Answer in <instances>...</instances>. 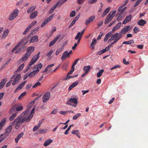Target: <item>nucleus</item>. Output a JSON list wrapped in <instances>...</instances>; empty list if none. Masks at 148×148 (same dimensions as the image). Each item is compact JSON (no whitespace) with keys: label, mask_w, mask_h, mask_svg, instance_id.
Here are the masks:
<instances>
[{"label":"nucleus","mask_w":148,"mask_h":148,"mask_svg":"<svg viewBox=\"0 0 148 148\" xmlns=\"http://www.w3.org/2000/svg\"><path fill=\"white\" fill-rule=\"evenodd\" d=\"M26 95V92H24L21 94L18 97V99L19 100L21 99L24 97V96H25Z\"/></svg>","instance_id":"50"},{"label":"nucleus","mask_w":148,"mask_h":148,"mask_svg":"<svg viewBox=\"0 0 148 148\" xmlns=\"http://www.w3.org/2000/svg\"><path fill=\"white\" fill-rule=\"evenodd\" d=\"M121 23L119 22L114 27L112 30V32H114L115 31L117 30V29L120 28L121 26Z\"/></svg>","instance_id":"23"},{"label":"nucleus","mask_w":148,"mask_h":148,"mask_svg":"<svg viewBox=\"0 0 148 148\" xmlns=\"http://www.w3.org/2000/svg\"><path fill=\"white\" fill-rule=\"evenodd\" d=\"M28 58L25 55L23 57L20 59L18 62V64H20L23 61H25Z\"/></svg>","instance_id":"28"},{"label":"nucleus","mask_w":148,"mask_h":148,"mask_svg":"<svg viewBox=\"0 0 148 148\" xmlns=\"http://www.w3.org/2000/svg\"><path fill=\"white\" fill-rule=\"evenodd\" d=\"M97 43L96 40L95 38H93L92 40V42L90 45V46L92 50H93L95 48L94 46L96 45Z\"/></svg>","instance_id":"19"},{"label":"nucleus","mask_w":148,"mask_h":148,"mask_svg":"<svg viewBox=\"0 0 148 148\" xmlns=\"http://www.w3.org/2000/svg\"><path fill=\"white\" fill-rule=\"evenodd\" d=\"M68 51H65L63 54L61 58L62 60H64L65 58L66 57H69V56H68Z\"/></svg>","instance_id":"32"},{"label":"nucleus","mask_w":148,"mask_h":148,"mask_svg":"<svg viewBox=\"0 0 148 148\" xmlns=\"http://www.w3.org/2000/svg\"><path fill=\"white\" fill-rule=\"evenodd\" d=\"M139 30L140 29L139 28L137 27H135L133 31L134 33H136L139 31Z\"/></svg>","instance_id":"57"},{"label":"nucleus","mask_w":148,"mask_h":148,"mask_svg":"<svg viewBox=\"0 0 148 148\" xmlns=\"http://www.w3.org/2000/svg\"><path fill=\"white\" fill-rule=\"evenodd\" d=\"M78 82L77 81L75 82H73L69 87V90H71L73 88L76 86L78 84Z\"/></svg>","instance_id":"21"},{"label":"nucleus","mask_w":148,"mask_h":148,"mask_svg":"<svg viewBox=\"0 0 148 148\" xmlns=\"http://www.w3.org/2000/svg\"><path fill=\"white\" fill-rule=\"evenodd\" d=\"M75 11H73L70 13V16L71 17H73L75 16Z\"/></svg>","instance_id":"59"},{"label":"nucleus","mask_w":148,"mask_h":148,"mask_svg":"<svg viewBox=\"0 0 148 148\" xmlns=\"http://www.w3.org/2000/svg\"><path fill=\"white\" fill-rule=\"evenodd\" d=\"M116 13V11L113 10L110 12L108 15L110 16H111L112 18H113Z\"/></svg>","instance_id":"45"},{"label":"nucleus","mask_w":148,"mask_h":148,"mask_svg":"<svg viewBox=\"0 0 148 148\" xmlns=\"http://www.w3.org/2000/svg\"><path fill=\"white\" fill-rule=\"evenodd\" d=\"M24 42V40H21L14 47L16 49Z\"/></svg>","instance_id":"40"},{"label":"nucleus","mask_w":148,"mask_h":148,"mask_svg":"<svg viewBox=\"0 0 148 148\" xmlns=\"http://www.w3.org/2000/svg\"><path fill=\"white\" fill-rule=\"evenodd\" d=\"M38 40V37L36 35H34L29 40L30 43H33L34 42H37Z\"/></svg>","instance_id":"14"},{"label":"nucleus","mask_w":148,"mask_h":148,"mask_svg":"<svg viewBox=\"0 0 148 148\" xmlns=\"http://www.w3.org/2000/svg\"><path fill=\"white\" fill-rule=\"evenodd\" d=\"M6 118L5 117L0 122V130L2 129V127L6 123Z\"/></svg>","instance_id":"12"},{"label":"nucleus","mask_w":148,"mask_h":148,"mask_svg":"<svg viewBox=\"0 0 148 148\" xmlns=\"http://www.w3.org/2000/svg\"><path fill=\"white\" fill-rule=\"evenodd\" d=\"M28 108L25 111L23 112L21 115L16 118L19 119V121L21 124L24 122H27L32 118V116L31 114H29V113L28 114L31 108L28 106Z\"/></svg>","instance_id":"2"},{"label":"nucleus","mask_w":148,"mask_h":148,"mask_svg":"<svg viewBox=\"0 0 148 148\" xmlns=\"http://www.w3.org/2000/svg\"><path fill=\"white\" fill-rule=\"evenodd\" d=\"M104 70L102 69L100 70L97 73V76L98 77H99L102 75V74L104 71Z\"/></svg>","instance_id":"46"},{"label":"nucleus","mask_w":148,"mask_h":148,"mask_svg":"<svg viewBox=\"0 0 148 148\" xmlns=\"http://www.w3.org/2000/svg\"><path fill=\"white\" fill-rule=\"evenodd\" d=\"M67 0H59L56 3V7L57 6L59 7Z\"/></svg>","instance_id":"17"},{"label":"nucleus","mask_w":148,"mask_h":148,"mask_svg":"<svg viewBox=\"0 0 148 148\" xmlns=\"http://www.w3.org/2000/svg\"><path fill=\"white\" fill-rule=\"evenodd\" d=\"M85 31V29H84L81 32H79L77 33V35L76 36V38H78V37L79 36L80 37H82V36L83 35V34H84V32Z\"/></svg>","instance_id":"42"},{"label":"nucleus","mask_w":148,"mask_h":148,"mask_svg":"<svg viewBox=\"0 0 148 148\" xmlns=\"http://www.w3.org/2000/svg\"><path fill=\"white\" fill-rule=\"evenodd\" d=\"M132 18V16L131 14H130L128 16H127L125 20L123 21V24H125L126 23H128L131 20Z\"/></svg>","instance_id":"13"},{"label":"nucleus","mask_w":148,"mask_h":148,"mask_svg":"<svg viewBox=\"0 0 148 148\" xmlns=\"http://www.w3.org/2000/svg\"><path fill=\"white\" fill-rule=\"evenodd\" d=\"M9 32L8 29H7L5 30L3 32L2 38H5L8 35Z\"/></svg>","instance_id":"26"},{"label":"nucleus","mask_w":148,"mask_h":148,"mask_svg":"<svg viewBox=\"0 0 148 148\" xmlns=\"http://www.w3.org/2000/svg\"><path fill=\"white\" fill-rule=\"evenodd\" d=\"M35 101H32L31 102H29V104L28 105V106L29 107H31L33 105Z\"/></svg>","instance_id":"60"},{"label":"nucleus","mask_w":148,"mask_h":148,"mask_svg":"<svg viewBox=\"0 0 148 148\" xmlns=\"http://www.w3.org/2000/svg\"><path fill=\"white\" fill-rule=\"evenodd\" d=\"M35 6H32L29 8L27 10V12L28 13H30L32 11L35 10L36 9Z\"/></svg>","instance_id":"34"},{"label":"nucleus","mask_w":148,"mask_h":148,"mask_svg":"<svg viewBox=\"0 0 148 148\" xmlns=\"http://www.w3.org/2000/svg\"><path fill=\"white\" fill-rule=\"evenodd\" d=\"M54 14H52L48 18H46L41 25V27H43L50 21H51L53 17Z\"/></svg>","instance_id":"7"},{"label":"nucleus","mask_w":148,"mask_h":148,"mask_svg":"<svg viewBox=\"0 0 148 148\" xmlns=\"http://www.w3.org/2000/svg\"><path fill=\"white\" fill-rule=\"evenodd\" d=\"M112 35V31L109 32L107 34H106L103 40L104 42H106L109 38Z\"/></svg>","instance_id":"15"},{"label":"nucleus","mask_w":148,"mask_h":148,"mask_svg":"<svg viewBox=\"0 0 148 148\" xmlns=\"http://www.w3.org/2000/svg\"><path fill=\"white\" fill-rule=\"evenodd\" d=\"M28 108L25 111L23 112L21 115L16 118L19 119V121L21 124L24 122H27L32 118V116L31 114H29V113L28 114L31 108L28 106Z\"/></svg>","instance_id":"1"},{"label":"nucleus","mask_w":148,"mask_h":148,"mask_svg":"<svg viewBox=\"0 0 148 148\" xmlns=\"http://www.w3.org/2000/svg\"><path fill=\"white\" fill-rule=\"evenodd\" d=\"M37 23L36 21H34L31 23L30 25L27 27L30 29L33 26H34Z\"/></svg>","instance_id":"39"},{"label":"nucleus","mask_w":148,"mask_h":148,"mask_svg":"<svg viewBox=\"0 0 148 148\" xmlns=\"http://www.w3.org/2000/svg\"><path fill=\"white\" fill-rule=\"evenodd\" d=\"M16 108L15 105H14L13 106L10 110L9 113L10 114H11L15 112Z\"/></svg>","instance_id":"29"},{"label":"nucleus","mask_w":148,"mask_h":148,"mask_svg":"<svg viewBox=\"0 0 148 148\" xmlns=\"http://www.w3.org/2000/svg\"><path fill=\"white\" fill-rule=\"evenodd\" d=\"M52 141L53 140L51 139H48L45 142L44 145L45 146H47L52 143Z\"/></svg>","instance_id":"31"},{"label":"nucleus","mask_w":148,"mask_h":148,"mask_svg":"<svg viewBox=\"0 0 148 148\" xmlns=\"http://www.w3.org/2000/svg\"><path fill=\"white\" fill-rule=\"evenodd\" d=\"M42 63H40L36 65L34 69H40L42 67Z\"/></svg>","instance_id":"47"},{"label":"nucleus","mask_w":148,"mask_h":148,"mask_svg":"<svg viewBox=\"0 0 148 148\" xmlns=\"http://www.w3.org/2000/svg\"><path fill=\"white\" fill-rule=\"evenodd\" d=\"M146 23V22L145 20L142 19L138 21V24L142 26L145 25Z\"/></svg>","instance_id":"35"},{"label":"nucleus","mask_w":148,"mask_h":148,"mask_svg":"<svg viewBox=\"0 0 148 148\" xmlns=\"http://www.w3.org/2000/svg\"><path fill=\"white\" fill-rule=\"evenodd\" d=\"M68 65L67 63H64L63 64L62 68L63 70H65L67 69Z\"/></svg>","instance_id":"43"},{"label":"nucleus","mask_w":148,"mask_h":148,"mask_svg":"<svg viewBox=\"0 0 148 148\" xmlns=\"http://www.w3.org/2000/svg\"><path fill=\"white\" fill-rule=\"evenodd\" d=\"M50 94L49 92H47L45 93L43 97V102H46L50 98Z\"/></svg>","instance_id":"8"},{"label":"nucleus","mask_w":148,"mask_h":148,"mask_svg":"<svg viewBox=\"0 0 148 148\" xmlns=\"http://www.w3.org/2000/svg\"><path fill=\"white\" fill-rule=\"evenodd\" d=\"M24 66V64H23L20 65L17 69V71H21L23 68Z\"/></svg>","instance_id":"49"},{"label":"nucleus","mask_w":148,"mask_h":148,"mask_svg":"<svg viewBox=\"0 0 148 148\" xmlns=\"http://www.w3.org/2000/svg\"><path fill=\"white\" fill-rule=\"evenodd\" d=\"M113 18L109 15H108L106 16L105 21H104V24L105 25L108 24L109 23L112 19Z\"/></svg>","instance_id":"16"},{"label":"nucleus","mask_w":148,"mask_h":148,"mask_svg":"<svg viewBox=\"0 0 148 148\" xmlns=\"http://www.w3.org/2000/svg\"><path fill=\"white\" fill-rule=\"evenodd\" d=\"M97 0H89L88 1V2L90 4H92L96 3Z\"/></svg>","instance_id":"62"},{"label":"nucleus","mask_w":148,"mask_h":148,"mask_svg":"<svg viewBox=\"0 0 148 148\" xmlns=\"http://www.w3.org/2000/svg\"><path fill=\"white\" fill-rule=\"evenodd\" d=\"M123 34V33H121V31L119 33V35L118 36V37L117 38H118L119 40L122 37Z\"/></svg>","instance_id":"64"},{"label":"nucleus","mask_w":148,"mask_h":148,"mask_svg":"<svg viewBox=\"0 0 148 148\" xmlns=\"http://www.w3.org/2000/svg\"><path fill=\"white\" fill-rule=\"evenodd\" d=\"M56 8V4L54 5L53 7L49 11V14H51L52 13L54 10Z\"/></svg>","instance_id":"61"},{"label":"nucleus","mask_w":148,"mask_h":148,"mask_svg":"<svg viewBox=\"0 0 148 148\" xmlns=\"http://www.w3.org/2000/svg\"><path fill=\"white\" fill-rule=\"evenodd\" d=\"M56 42V38H54L53 40L50 42L49 44V46L50 47L53 46Z\"/></svg>","instance_id":"54"},{"label":"nucleus","mask_w":148,"mask_h":148,"mask_svg":"<svg viewBox=\"0 0 148 148\" xmlns=\"http://www.w3.org/2000/svg\"><path fill=\"white\" fill-rule=\"evenodd\" d=\"M110 8L108 7L104 10L101 16L102 17H103L105 16L108 13L110 10Z\"/></svg>","instance_id":"24"},{"label":"nucleus","mask_w":148,"mask_h":148,"mask_svg":"<svg viewBox=\"0 0 148 148\" xmlns=\"http://www.w3.org/2000/svg\"><path fill=\"white\" fill-rule=\"evenodd\" d=\"M26 82L27 81H25L20 84L17 87V89L20 90L21 89L23 86L25 84Z\"/></svg>","instance_id":"30"},{"label":"nucleus","mask_w":148,"mask_h":148,"mask_svg":"<svg viewBox=\"0 0 148 148\" xmlns=\"http://www.w3.org/2000/svg\"><path fill=\"white\" fill-rule=\"evenodd\" d=\"M124 6H125L122 5L119 8L118 10L119 12H120L121 13H122L127 8L126 7L123 8Z\"/></svg>","instance_id":"25"},{"label":"nucleus","mask_w":148,"mask_h":148,"mask_svg":"<svg viewBox=\"0 0 148 148\" xmlns=\"http://www.w3.org/2000/svg\"><path fill=\"white\" fill-rule=\"evenodd\" d=\"M80 16V14H78L73 19V21H74L75 22H76V21H77L78 18H79Z\"/></svg>","instance_id":"63"},{"label":"nucleus","mask_w":148,"mask_h":148,"mask_svg":"<svg viewBox=\"0 0 148 148\" xmlns=\"http://www.w3.org/2000/svg\"><path fill=\"white\" fill-rule=\"evenodd\" d=\"M18 10L17 9H16L12 13L14 15V17L16 18L18 16Z\"/></svg>","instance_id":"37"},{"label":"nucleus","mask_w":148,"mask_h":148,"mask_svg":"<svg viewBox=\"0 0 148 148\" xmlns=\"http://www.w3.org/2000/svg\"><path fill=\"white\" fill-rule=\"evenodd\" d=\"M24 134L23 132H21L20 134L18 135L17 137L15 139L16 143H17L18 142L19 140L23 137Z\"/></svg>","instance_id":"18"},{"label":"nucleus","mask_w":148,"mask_h":148,"mask_svg":"<svg viewBox=\"0 0 148 148\" xmlns=\"http://www.w3.org/2000/svg\"><path fill=\"white\" fill-rule=\"evenodd\" d=\"M31 34H29L28 36L27 37H25L23 38L22 40H24V42H23L26 45L28 43L29 41V36H30Z\"/></svg>","instance_id":"33"},{"label":"nucleus","mask_w":148,"mask_h":148,"mask_svg":"<svg viewBox=\"0 0 148 148\" xmlns=\"http://www.w3.org/2000/svg\"><path fill=\"white\" fill-rule=\"evenodd\" d=\"M120 67V66L119 65H115L112 67L111 68L110 70H112L114 69H116V68H119Z\"/></svg>","instance_id":"58"},{"label":"nucleus","mask_w":148,"mask_h":148,"mask_svg":"<svg viewBox=\"0 0 148 148\" xmlns=\"http://www.w3.org/2000/svg\"><path fill=\"white\" fill-rule=\"evenodd\" d=\"M41 85L40 83L39 82H36L35 84L33 86L32 88H36L37 86H40Z\"/></svg>","instance_id":"56"},{"label":"nucleus","mask_w":148,"mask_h":148,"mask_svg":"<svg viewBox=\"0 0 148 148\" xmlns=\"http://www.w3.org/2000/svg\"><path fill=\"white\" fill-rule=\"evenodd\" d=\"M14 105L16 107V110L17 111H20L23 108V106L20 103H17Z\"/></svg>","instance_id":"10"},{"label":"nucleus","mask_w":148,"mask_h":148,"mask_svg":"<svg viewBox=\"0 0 148 148\" xmlns=\"http://www.w3.org/2000/svg\"><path fill=\"white\" fill-rule=\"evenodd\" d=\"M24 42V40H21L14 47L16 49Z\"/></svg>","instance_id":"41"},{"label":"nucleus","mask_w":148,"mask_h":148,"mask_svg":"<svg viewBox=\"0 0 148 148\" xmlns=\"http://www.w3.org/2000/svg\"><path fill=\"white\" fill-rule=\"evenodd\" d=\"M21 75L20 74H18L16 76L15 75H13L11 79H13L14 78L13 81L12 82V84L14 86L21 79Z\"/></svg>","instance_id":"5"},{"label":"nucleus","mask_w":148,"mask_h":148,"mask_svg":"<svg viewBox=\"0 0 148 148\" xmlns=\"http://www.w3.org/2000/svg\"><path fill=\"white\" fill-rule=\"evenodd\" d=\"M35 50L34 47V46H30L28 47L27 49V53L25 55L28 58L29 57L31 54Z\"/></svg>","instance_id":"6"},{"label":"nucleus","mask_w":148,"mask_h":148,"mask_svg":"<svg viewBox=\"0 0 148 148\" xmlns=\"http://www.w3.org/2000/svg\"><path fill=\"white\" fill-rule=\"evenodd\" d=\"M19 119L18 118H16L14 119V121L12 122L10 125L8 126L6 128L5 132L3 134L4 135L8 133V134L6 135V136L7 137L9 134L10 133L12 129V126L15 125L14 128L16 130H18L20 127L22 125L21 123L19 121Z\"/></svg>","instance_id":"3"},{"label":"nucleus","mask_w":148,"mask_h":148,"mask_svg":"<svg viewBox=\"0 0 148 148\" xmlns=\"http://www.w3.org/2000/svg\"><path fill=\"white\" fill-rule=\"evenodd\" d=\"M47 131V130L46 129H40L38 130L39 133L40 134H43L46 133Z\"/></svg>","instance_id":"44"},{"label":"nucleus","mask_w":148,"mask_h":148,"mask_svg":"<svg viewBox=\"0 0 148 148\" xmlns=\"http://www.w3.org/2000/svg\"><path fill=\"white\" fill-rule=\"evenodd\" d=\"M130 25H127L121 31V33H123V34H124L130 30V29H129Z\"/></svg>","instance_id":"11"},{"label":"nucleus","mask_w":148,"mask_h":148,"mask_svg":"<svg viewBox=\"0 0 148 148\" xmlns=\"http://www.w3.org/2000/svg\"><path fill=\"white\" fill-rule=\"evenodd\" d=\"M39 71V69H36V70L34 71L33 72H31L30 73H29L30 75V76L31 77H33L36 73H38Z\"/></svg>","instance_id":"36"},{"label":"nucleus","mask_w":148,"mask_h":148,"mask_svg":"<svg viewBox=\"0 0 148 148\" xmlns=\"http://www.w3.org/2000/svg\"><path fill=\"white\" fill-rule=\"evenodd\" d=\"M119 35V33H116L112 36L111 37L112 39L114 40V39H116L118 37V36Z\"/></svg>","instance_id":"53"},{"label":"nucleus","mask_w":148,"mask_h":148,"mask_svg":"<svg viewBox=\"0 0 148 148\" xmlns=\"http://www.w3.org/2000/svg\"><path fill=\"white\" fill-rule=\"evenodd\" d=\"M14 15L11 13L9 17V19L10 21H12L15 18Z\"/></svg>","instance_id":"52"},{"label":"nucleus","mask_w":148,"mask_h":148,"mask_svg":"<svg viewBox=\"0 0 148 148\" xmlns=\"http://www.w3.org/2000/svg\"><path fill=\"white\" fill-rule=\"evenodd\" d=\"M38 57H37V56L35 55L33 57L32 60L34 61V62H36L38 59Z\"/></svg>","instance_id":"55"},{"label":"nucleus","mask_w":148,"mask_h":148,"mask_svg":"<svg viewBox=\"0 0 148 148\" xmlns=\"http://www.w3.org/2000/svg\"><path fill=\"white\" fill-rule=\"evenodd\" d=\"M95 17L94 15L90 16L88 19H87L86 20L85 25L86 26L88 25L90 22H92L95 20Z\"/></svg>","instance_id":"9"},{"label":"nucleus","mask_w":148,"mask_h":148,"mask_svg":"<svg viewBox=\"0 0 148 148\" xmlns=\"http://www.w3.org/2000/svg\"><path fill=\"white\" fill-rule=\"evenodd\" d=\"M38 11H36L32 13L30 15V18L31 19L34 18L37 16Z\"/></svg>","instance_id":"22"},{"label":"nucleus","mask_w":148,"mask_h":148,"mask_svg":"<svg viewBox=\"0 0 148 148\" xmlns=\"http://www.w3.org/2000/svg\"><path fill=\"white\" fill-rule=\"evenodd\" d=\"M7 81L6 79H3L2 80L0 83V90L2 89L5 86V84Z\"/></svg>","instance_id":"20"},{"label":"nucleus","mask_w":148,"mask_h":148,"mask_svg":"<svg viewBox=\"0 0 148 148\" xmlns=\"http://www.w3.org/2000/svg\"><path fill=\"white\" fill-rule=\"evenodd\" d=\"M66 104L75 107L78 104L77 100L75 98H71L66 101Z\"/></svg>","instance_id":"4"},{"label":"nucleus","mask_w":148,"mask_h":148,"mask_svg":"<svg viewBox=\"0 0 148 148\" xmlns=\"http://www.w3.org/2000/svg\"><path fill=\"white\" fill-rule=\"evenodd\" d=\"M91 69L90 66V65L85 66L84 67L83 70L85 72L88 73Z\"/></svg>","instance_id":"27"},{"label":"nucleus","mask_w":148,"mask_h":148,"mask_svg":"<svg viewBox=\"0 0 148 148\" xmlns=\"http://www.w3.org/2000/svg\"><path fill=\"white\" fill-rule=\"evenodd\" d=\"M134 43V41L133 40H132L128 41H125L123 42V44H130L132 43Z\"/></svg>","instance_id":"38"},{"label":"nucleus","mask_w":148,"mask_h":148,"mask_svg":"<svg viewBox=\"0 0 148 148\" xmlns=\"http://www.w3.org/2000/svg\"><path fill=\"white\" fill-rule=\"evenodd\" d=\"M4 135V134H1L0 135V143L7 137L5 136L2 137Z\"/></svg>","instance_id":"51"},{"label":"nucleus","mask_w":148,"mask_h":148,"mask_svg":"<svg viewBox=\"0 0 148 148\" xmlns=\"http://www.w3.org/2000/svg\"><path fill=\"white\" fill-rule=\"evenodd\" d=\"M81 115V114L80 113H78L75 115L73 117V120H76L77 118Z\"/></svg>","instance_id":"48"}]
</instances>
